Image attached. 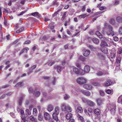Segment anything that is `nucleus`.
I'll list each match as a JSON object with an SVG mask.
<instances>
[{
  "label": "nucleus",
  "instance_id": "obj_1",
  "mask_svg": "<svg viewBox=\"0 0 122 122\" xmlns=\"http://www.w3.org/2000/svg\"><path fill=\"white\" fill-rule=\"evenodd\" d=\"M102 42L100 45L101 48V50L102 52L105 54H107V43L106 41V38L105 37L102 38Z\"/></svg>",
  "mask_w": 122,
  "mask_h": 122
},
{
  "label": "nucleus",
  "instance_id": "obj_2",
  "mask_svg": "<svg viewBox=\"0 0 122 122\" xmlns=\"http://www.w3.org/2000/svg\"><path fill=\"white\" fill-rule=\"evenodd\" d=\"M116 105L114 103H112L110 104L108 107V109L110 110L112 115H115L116 111Z\"/></svg>",
  "mask_w": 122,
  "mask_h": 122
},
{
  "label": "nucleus",
  "instance_id": "obj_3",
  "mask_svg": "<svg viewBox=\"0 0 122 122\" xmlns=\"http://www.w3.org/2000/svg\"><path fill=\"white\" fill-rule=\"evenodd\" d=\"M73 72L71 73L72 74H73V73H74L76 74L83 75V74L84 73V72L83 71L82 69H79L74 66L73 67Z\"/></svg>",
  "mask_w": 122,
  "mask_h": 122
},
{
  "label": "nucleus",
  "instance_id": "obj_4",
  "mask_svg": "<svg viewBox=\"0 0 122 122\" xmlns=\"http://www.w3.org/2000/svg\"><path fill=\"white\" fill-rule=\"evenodd\" d=\"M77 83L79 84L82 85L87 82V80L85 78L81 77L77 78L76 80Z\"/></svg>",
  "mask_w": 122,
  "mask_h": 122
},
{
  "label": "nucleus",
  "instance_id": "obj_5",
  "mask_svg": "<svg viewBox=\"0 0 122 122\" xmlns=\"http://www.w3.org/2000/svg\"><path fill=\"white\" fill-rule=\"evenodd\" d=\"M17 110L18 112H20L21 114V117L22 119L25 122V118L24 117H23V115L24 112L23 109L22 108L20 107H18L17 108Z\"/></svg>",
  "mask_w": 122,
  "mask_h": 122
},
{
  "label": "nucleus",
  "instance_id": "obj_6",
  "mask_svg": "<svg viewBox=\"0 0 122 122\" xmlns=\"http://www.w3.org/2000/svg\"><path fill=\"white\" fill-rule=\"evenodd\" d=\"M77 92H82L83 94L87 96H89L91 95V93L89 92L84 90H80L77 89L76 91Z\"/></svg>",
  "mask_w": 122,
  "mask_h": 122
},
{
  "label": "nucleus",
  "instance_id": "obj_7",
  "mask_svg": "<svg viewBox=\"0 0 122 122\" xmlns=\"http://www.w3.org/2000/svg\"><path fill=\"white\" fill-rule=\"evenodd\" d=\"M108 27L109 30V31L107 32V34L109 35H111L112 36H113L114 35V33L112 30L113 29L112 27L110 25H109Z\"/></svg>",
  "mask_w": 122,
  "mask_h": 122
},
{
  "label": "nucleus",
  "instance_id": "obj_8",
  "mask_svg": "<svg viewBox=\"0 0 122 122\" xmlns=\"http://www.w3.org/2000/svg\"><path fill=\"white\" fill-rule=\"evenodd\" d=\"M90 70V66L88 65H86L84 67V70H83V71H84V73L83 74V75L86 73H88L89 72Z\"/></svg>",
  "mask_w": 122,
  "mask_h": 122
},
{
  "label": "nucleus",
  "instance_id": "obj_9",
  "mask_svg": "<svg viewBox=\"0 0 122 122\" xmlns=\"http://www.w3.org/2000/svg\"><path fill=\"white\" fill-rule=\"evenodd\" d=\"M66 104L65 103H62L61 104V108L62 111L63 112H65L66 110L67 107Z\"/></svg>",
  "mask_w": 122,
  "mask_h": 122
},
{
  "label": "nucleus",
  "instance_id": "obj_10",
  "mask_svg": "<svg viewBox=\"0 0 122 122\" xmlns=\"http://www.w3.org/2000/svg\"><path fill=\"white\" fill-rule=\"evenodd\" d=\"M83 87L86 89L90 90L92 89V87L91 85L89 84H85L83 86Z\"/></svg>",
  "mask_w": 122,
  "mask_h": 122
},
{
  "label": "nucleus",
  "instance_id": "obj_11",
  "mask_svg": "<svg viewBox=\"0 0 122 122\" xmlns=\"http://www.w3.org/2000/svg\"><path fill=\"white\" fill-rule=\"evenodd\" d=\"M44 116L45 119L47 120H48L51 118L50 115L47 112H45L44 113Z\"/></svg>",
  "mask_w": 122,
  "mask_h": 122
},
{
  "label": "nucleus",
  "instance_id": "obj_12",
  "mask_svg": "<svg viewBox=\"0 0 122 122\" xmlns=\"http://www.w3.org/2000/svg\"><path fill=\"white\" fill-rule=\"evenodd\" d=\"M60 107L58 106L56 107L54 110V112L53 113H55L56 114H58L60 113Z\"/></svg>",
  "mask_w": 122,
  "mask_h": 122
},
{
  "label": "nucleus",
  "instance_id": "obj_13",
  "mask_svg": "<svg viewBox=\"0 0 122 122\" xmlns=\"http://www.w3.org/2000/svg\"><path fill=\"white\" fill-rule=\"evenodd\" d=\"M25 96L24 94H22L20 97L19 101V105H21L22 104L23 99Z\"/></svg>",
  "mask_w": 122,
  "mask_h": 122
},
{
  "label": "nucleus",
  "instance_id": "obj_14",
  "mask_svg": "<svg viewBox=\"0 0 122 122\" xmlns=\"http://www.w3.org/2000/svg\"><path fill=\"white\" fill-rule=\"evenodd\" d=\"M87 104L89 107H92L95 105V103L92 101L88 100Z\"/></svg>",
  "mask_w": 122,
  "mask_h": 122
},
{
  "label": "nucleus",
  "instance_id": "obj_15",
  "mask_svg": "<svg viewBox=\"0 0 122 122\" xmlns=\"http://www.w3.org/2000/svg\"><path fill=\"white\" fill-rule=\"evenodd\" d=\"M54 109V107L51 104H49L48 105L47 108V110L49 112L52 111Z\"/></svg>",
  "mask_w": 122,
  "mask_h": 122
},
{
  "label": "nucleus",
  "instance_id": "obj_16",
  "mask_svg": "<svg viewBox=\"0 0 122 122\" xmlns=\"http://www.w3.org/2000/svg\"><path fill=\"white\" fill-rule=\"evenodd\" d=\"M51 98V97H48V96H46V97H43V98H41L40 101L41 102H43V101H45L49 99H50Z\"/></svg>",
  "mask_w": 122,
  "mask_h": 122
},
{
  "label": "nucleus",
  "instance_id": "obj_17",
  "mask_svg": "<svg viewBox=\"0 0 122 122\" xmlns=\"http://www.w3.org/2000/svg\"><path fill=\"white\" fill-rule=\"evenodd\" d=\"M112 94L113 91L112 90L109 89H107V94L110 95V96L107 95V97H108V98H110L111 97L110 96L111 95H112Z\"/></svg>",
  "mask_w": 122,
  "mask_h": 122
},
{
  "label": "nucleus",
  "instance_id": "obj_18",
  "mask_svg": "<svg viewBox=\"0 0 122 122\" xmlns=\"http://www.w3.org/2000/svg\"><path fill=\"white\" fill-rule=\"evenodd\" d=\"M54 68L55 69H56L58 72H60L61 71L62 68L59 66H54Z\"/></svg>",
  "mask_w": 122,
  "mask_h": 122
},
{
  "label": "nucleus",
  "instance_id": "obj_19",
  "mask_svg": "<svg viewBox=\"0 0 122 122\" xmlns=\"http://www.w3.org/2000/svg\"><path fill=\"white\" fill-rule=\"evenodd\" d=\"M114 83L112 80L110 79L107 80V86H109L114 84Z\"/></svg>",
  "mask_w": 122,
  "mask_h": 122
},
{
  "label": "nucleus",
  "instance_id": "obj_20",
  "mask_svg": "<svg viewBox=\"0 0 122 122\" xmlns=\"http://www.w3.org/2000/svg\"><path fill=\"white\" fill-rule=\"evenodd\" d=\"M58 115V114H56L55 113H53L52 115L53 119L56 122H58L59 121V119L57 116Z\"/></svg>",
  "mask_w": 122,
  "mask_h": 122
},
{
  "label": "nucleus",
  "instance_id": "obj_21",
  "mask_svg": "<svg viewBox=\"0 0 122 122\" xmlns=\"http://www.w3.org/2000/svg\"><path fill=\"white\" fill-rule=\"evenodd\" d=\"M72 111V109L71 107L69 105H67V107L66 110L68 112H71Z\"/></svg>",
  "mask_w": 122,
  "mask_h": 122
},
{
  "label": "nucleus",
  "instance_id": "obj_22",
  "mask_svg": "<svg viewBox=\"0 0 122 122\" xmlns=\"http://www.w3.org/2000/svg\"><path fill=\"white\" fill-rule=\"evenodd\" d=\"M93 42L96 44H97L99 43V40L96 38H93L92 39Z\"/></svg>",
  "mask_w": 122,
  "mask_h": 122
},
{
  "label": "nucleus",
  "instance_id": "obj_23",
  "mask_svg": "<svg viewBox=\"0 0 122 122\" xmlns=\"http://www.w3.org/2000/svg\"><path fill=\"white\" fill-rule=\"evenodd\" d=\"M76 116L79 120H80L82 122L84 121V119L83 117L81 116L78 113L76 114Z\"/></svg>",
  "mask_w": 122,
  "mask_h": 122
},
{
  "label": "nucleus",
  "instance_id": "obj_24",
  "mask_svg": "<svg viewBox=\"0 0 122 122\" xmlns=\"http://www.w3.org/2000/svg\"><path fill=\"white\" fill-rule=\"evenodd\" d=\"M31 15L32 16L36 17L37 18L40 17V15L37 12H36L31 14Z\"/></svg>",
  "mask_w": 122,
  "mask_h": 122
},
{
  "label": "nucleus",
  "instance_id": "obj_25",
  "mask_svg": "<svg viewBox=\"0 0 122 122\" xmlns=\"http://www.w3.org/2000/svg\"><path fill=\"white\" fill-rule=\"evenodd\" d=\"M94 112L95 114L97 115L100 114V111L98 109H94Z\"/></svg>",
  "mask_w": 122,
  "mask_h": 122
},
{
  "label": "nucleus",
  "instance_id": "obj_26",
  "mask_svg": "<svg viewBox=\"0 0 122 122\" xmlns=\"http://www.w3.org/2000/svg\"><path fill=\"white\" fill-rule=\"evenodd\" d=\"M72 114L71 113H68L66 115L65 117L66 119L69 120L72 117Z\"/></svg>",
  "mask_w": 122,
  "mask_h": 122
},
{
  "label": "nucleus",
  "instance_id": "obj_27",
  "mask_svg": "<svg viewBox=\"0 0 122 122\" xmlns=\"http://www.w3.org/2000/svg\"><path fill=\"white\" fill-rule=\"evenodd\" d=\"M76 111L79 113H81L83 112L82 108L81 107H78L77 108Z\"/></svg>",
  "mask_w": 122,
  "mask_h": 122
},
{
  "label": "nucleus",
  "instance_id": "obj_28",
  "mask_svg": "<svg viewBox=\"0 0 122 122\" xmlns=\"http://www.w3.org/2000/svg\"><path fill=\"white\" fill-rule=\"evenodd\" d=\"M90 50H86L84 53L83 54L84 56H88L90 54Z\"/></svg>",
  "mask_w": 122,
  "mask_h": 122
},
{
  "label": "nucleus",
  "instance_id": "obj_29",
  "mask_svg": "<svg viewBox=\"0 0 122 122\" xmlns=\"http://www.w3.org/2000/svg\"><path fill=\"white\" fill-rule=\"evenodd\" d=\"M96 34L100 38H103V37H104L102 36V35L98 31H97L96 32Z\"/></svg>",
  "mask_w": 122,
  "mask_h": 122
},
{
  "label": "nucleus",
  "instance_id": "obj_30",
  "mask_svg": "<svg viewBox=\"0 0 122 122\" xmlns=\"http://www.w3.org/2000/svg\"><path fill=\"white\" fill-rule=\"evenodd\" d=\"M84 111L85 113L87 116L89 117L91 116V113L89 112L88 111H87V110L86 109H84Z\"/></svg>",
  "mask_w": 122,
  "mask_h": 122
},
{
  "label": "nucleus",
  "instance_id": "obj_31",
  "mask_svg": "<svg viewBox=\"0 0 122 122\" xmlns=\"http://www.w3.org/2000/svg\"><path fill=\"white\" fill-rule=\"evenodd\" d=\"M23 85V82H19L15 86V87L21 86Z\"/></svg>",
  "mask_w": 122,
  "mask_h": 122
},
{
  "label": "nucleus",
  "instance_id": "obj_32",
  "mask_svg": "<svg viewBox=\"0 0 122 122\" xmlns=\"http://www.w3.org/2000/svg\"><path fill=\"white\" fill-rule=\"evenodd\" d=\"M117 53L120 54L122 53V48L121 47H119L117 49Z\"/></svg>",
  "mask_w": 122,
  "mask_h": 122
},
{
  "label": "nucleus",
  "instance_id": "obj_33",
  "mask_svg": "<svg viewBox=\"0 0 122 122\" xmlns=\"http://www.w3.org/2000/svg\"><path fill=\"white\" fill-rule=\"evenodd\" d=\"M97 102L98 105H101L102 103V101L101 99H98L97 100Z\"/></svg>",
  "mask_w": 122,
  "mask_h": 122
},
{
  "label": "nucleus",
  "instance_id": "obj_34",
  "mask_svg": "<svg viewBox=\"0 0 122 122\" xmlns=\"http://www.w3.org/2000/svg\"><path fill=\"white\" fill-rule=\"evenodd\" d=\"M37 110L35 108H33V114L35 116H36L37 114Z\"/></svg>",
  "mask_w": 122,
  "mask_h": 122
},
{
  "label": "nucleus",
  "instance_id": "obj_35",
  "mask_svg": "<svg viewBox=\"0 0 122 122\" xmlns=\"http://www.w3.org/2000/svg\"><path fill=\"white\" fill-rule=\"evenodd\" d=\"M93 80H91L93 86H98L99 85V83L97 82H93L92 81Z\"/></svg>",
  "mask_w": 122,
  "mask_h": 122
},
{
  "label": "nucleus",
  "instance_id": "obj_36",
  "mask_svg": "<svg viewBox=\"0 0 122 122\" xmlns=\"http://www.w3.org/2000/svg\"><path fill=\"white\" fill-rule=\"evenodd\" d=\"M30 119L32 122H34L37 120L36 118H35L32 116H30Z\"/></svg>",
  "mask_w": 122,
  "mask_h": 122
},
{
  "label": "nucleus",
  "instance_id": "obj_37",
  "mask_svg": "<svg viewBox=\"0 0 122 122\" xmlns=\"http://www.w3.org/2000/svg\"><path fill=\"white\" fill-rule=\"evenodd\" d=\"M81 99L84 103H86V104H87V102L88 100L87 99L84 97L82 98H81Z\"/></svg>",
  "mask_w": 122,
  "mask_h": 122
},
{
  "label": "nucleus",
  "instance_id": "obj_38",
  "mask_svg": "<svg viewBox=\"0 0 122 122\" xmlns=\"http://www.w3.org/2000/svg\"><path fill=\"white\" fill-rule=\"evenodd\" d=\"M38 119L40 121H42L43 119L42 116L41 114H39L38 115Z\"/></svg>",
  "mask_w": 122,
  "mask_h": 122
},
{
  "label": "nucleus",
  "instance_id": "obj_39",
  "mask_svg": "<svg viewBox=\"0 0 122 122\" xmlns=\"http://www.w3.org/2000/svg\"><path fill=\"white\" fill-rule=\"evenodd\" d=\"M64 99L65 100H66L70 97V96L67 94H65L64 97Z\"/></svg>",
  "mask_w": 122,
  "mask_h": 122
},
{
  "label": "nucleus",
  "instance_id": "obj_40",
  "mask_svg": "<svg viewBox=\"0 0 122 122\" xmlns=\"http://www.w3.org/2000/svg\"><path fill=\"white\" fill-rule=\"evenodd\" d=\"M121 57H118L116 59V62L117 63H119L121 61Z\"/></svg>",
  "mask_w": 122,
  "mask_h": 122
},
{
  "label": "nucleus",
  "instance_id": "obj_41",
  "mask_svg": "<svg viewBox=\"0 0 122 122\" xmlns=\"http://www.w3.org/2000/svg\"><path fill=\"white\" fill-rule=\"evenodd\" d=\"M109 22L112 25L114 24L115 23V20L113 19H110Z\"/></svg>",
  "mask_w": 122,
  "mask_h": 122
},
{
  "label": "nucleus",
  "instance_id": "obj_42",
  "mask_svg": "<svg viewBox=\"0 0 122 122\" xmlns=\"http://www.w3.org/2000/svg\"><path fill=\"white\" fill-rule=\"evenodd\" d=\"M99 93L101 96H103L105 95V93L104 91L102 90H100L99 91Z\"/></svg>",
  "mask_w": 122,
  "mask_h": 122
},
{
  "label": "nucleus",
  "instance_id": "obj_43",
  "mask_svg": "<svg viewBox=\"0 0 122 122\" xmlns=\"http://www.w3.org/2000/svg\"><path fill=\"white\" fill-rule=\"evenodd\" d=\"M40 93L39 92L37 91L35 92V95L36 97H38L40 96Z\"/></svg>",
  "mask_w": 122,
  "mask_h": 122
},
{
  "label": "nucleus",
  "instance_id": "obj_44",
  "mask_svg": "<svg viewBox=\"0 0 122 122\" xmlns=\"http://www.w3.org/2000/svg\"><path fill=\"white\" fill-rule=\"evenodd\" d=\"M119 3V0H115L114 1V5H118Z\"/></svg>",
  "mask_w": 122,
  "mask_h": 122
},
{
  "label": "nucleus",
  "instance_id": "obj_45",
  "mask_svg": "<svg viewBox=\"0 0 122 122\" xmlns=\"http://www.w3.org/2000/svg\"><path fill=\"white\" fill-rule=\"evenodd\" d=\"M86 15V14L81 15H79L78 17H79V18L80 19L81 18L84 19L86 17V16H85Z\"/></svg>",
  "mask_w": 122,
  "mask_h": 122
},
{
  "label": "nucleus",
  "instance_id": "obj_46",
  "mask_svg": "<svg viewBox=\"0 0 122 122\" xmlns=\"http://www.w3.org/2000/svg\"><path fill=\"white\" fill-rule=\"evenodd\" d=\"M110 57L112 58H113L116 57L115 54L114 53H112L111 54L110 56Z\"/></svg>",
  "mask_w": 122,
  "mask_h": 122
},
{
  "label": "nucleus",
  "instance_id": "obj_47",
  "mask_svg": "<svg viewBox=\"0 0 122 122\" xmlns=\"http://www.w3.org/2000/svg\"><path fill=\"white\" fill-rule=\"evenodd\" d=\"M56 79H57V78H56L55 77H53V79L52 81V83L53 85H55L56 84Z\"/></svg>",
  "mask_w": 122,
  "mask_h": 122
},
{
  "label": "nucleus",
  "instance_id": "obj_48",
  "mask_svg": "<svg viewBox=\"0 0 122 122\" xmlns=\"http://www.w3.org/2000/svg\"><path fill=\"white\" fill-rule=\"evenodd\" d=\"M24 30V28L23 27L21 28L18 30L16 31L17 33H19L22 31Z\"/></svg>",
  "mask_w": 122,
  "mask_h": 122
},
{
  "label": "nucleus",
  "instance_id": "obj_49",
  "mask_svg": "<svg viewBox=\"0 0 122 122\" xmlns=\"http://www.w3.org/2000/svg\"><path fill=\"white\" fill-rule=\"evenodd\" d=\"M79 59L82 61H84L85 60V58L82 56H80L79 57Z\"/></svg>",
  "mask_w": 122,
  "mask_h": 122
},
{
  "label": "nucleus",
  "instance_id": "obj_50",
  "mask_svg": "<svg viewBox=\"0 0 122 122\" xmlns=\"http://www.w3.org/2000/svg\"><path fill=\"white\" fill-rule=\"evenodd\" d=\"M28 91L30 93H32L33 91V88L31 87H30L28 89Z\"/></svg>",
  "mask_w": 122,
  "mask_h": 122
},
{
  "label": "nucleus",
  "instance_id": "obj_51",
  "mask_svg": "<svg viewBox=\"0 0 122 122\" xmlns=\"http://www.w3.org/2000/svg\"><path fill=\"white\" fill-rule=\"evenodd\" d=\"M31 111H30L28 109H26V112L29 115H30L31 114Z\"/></svg>",
  "mask_w": 122,
  "mask_h": 122
},
{
  "label": "nucleus",
  "instance_id": "obj_52",
  "mask_svg": "<svg viewBox=\"0 0 122 122\" xmlns=\"http://www.w3.org/2000/svg\"><path fill=\"white\" fill-rule=\"evenodd\" d=\"M88 47L89 48L92 50H93L94 49H95V48L92 45H89Z\"/></svg>",
  "mask_w": 122,
  "mask_h": 122
},
{
  "label": "nucleus",
  "instance_id": "obj_53",
  "mask_svg": "<svg viewBox=\"0 0 122 122\" xmlns=\"http://www.w3.org/2000/svg\"><path fill=\"white\" fill-rule=\"evenodd\" d=\"M119 33L120 35H122V27H120L119 28Z\"/></svg>",
  "mask_w": 122,
  "mask_h": 122
},
{
  "label": "nucleus",
  "instance_id": "obj_54",
  "mask_svg": "<svg viewBox=\"0 0 122 122\" xmlns=\"http://www.w3.org/2000/svg\"><path fill=\"white\" fill-rule=\"evenodd\" d=\"M53 4L57 5L58 4V3L57 2V0H55L54 1L53 3Z\"/></svg>",
  "mask_w": 122,
  "mask_h": 122
},
{
  "label": "nucleus",
  "instance_id": "obj_55",
  "mask_svg": "<svg viewBox=\"0 0 122 122\" xmlns=\"http://www.w3.org/2000/svg\"><path fill=\"white\" fill-rule=\"evenodd\" d=\"M86 10V6H85L84 5L82 7L81 9V11L82 12L85 11Z\"/></svg>",
  "mask_w": 122,
  "mask_h": 122
},
{
  "label": "nucleus",
  "instance_id": "obj_56",
  "mask_svg": "<svg viewBox=\"0 0 122 122\" xmlns=\"http://www.w3.org/2000/svg\"><path fill=\"white\" fill-rule=\"evenodd\" d=\"M99 8L100 10H102L106 9V7L105 6H101Z\"/></svg>",
  "mask_w": 122,
  "mask_h": 122
},
{
  "label": "nucleus",
  "instance_id": "obj_57",
  "mask_svg": "<svg viewBox=\"0 0 122 122\" xmlns=\"http://www.w3.org/2000/svg\"><path fill=\"white\" fill-rule=\"evenodd\" d=\"M36 67V65H33L32 66H31L30 67V69H32V70H33Z\"/></svg>",
  "mask_w": 122,
  "mask_h": 122
},
{
  "label": "nucleus",
  "instance_id": "obj_58",
  "mask_svg": "<svg viewBox=\"0 0 122 122\" xmlns=\"http://www.w3.org/2000/svg\"><path fill=\"white\" fill-rule=\"evenodd\" d=\"M66 14V12H65L64 13L62 17V20H63L65 18V17Z\"/></svg>",
  "mask_w": 122,
  "mask_h": 122
},
{
  "label": "nucleus",
  "instance_id": "obj_59",
  "mask_svg": "<svg viewBox=\"0 0 122 122\" xmlns=\"http://www.w3.org/2000/svg\"><path fill=\"white\" fill-rule=\"evenodd\" d=\"M117 20L119 22H120L122 20L120 16H118L117 17Z\"/></svg>",
  "mask_w": 122,
  "mask_h": 122
},
{
  "label": "nucleus",
  "instance_id": "obj_60",
  "mask_svg": "<svg viewBox=\"0 0 122 122\" xmlns=\"http://www.w3.org/2000/svg\"><path fill=\"white\" fill-rule=\"evenodd\" d=\"M113 39L115 41H117L119 40L118 38L117 37H113Z\"/></svg>",
  "mask_w": 122,
  "mask_h": 122
},
{
  "label": "nucleus",
  "instance_id": "obj_61",
  "mask_svg": "<svg viewBox=\"0 0 122 122\" xmlns=\"http://www.w3.org/2000/svg\"><path fill=\"white\" fill-rule=\"evenodd\" d=\"M97 75L99 76H101L103 74V73L102 71H99L97 73Z\"/></svg>",
  "mask_w": 122,
  "mask_h": 122
},
{
  "label": "nucleus",
  "instance_id": "obj_62",
  "mask_svg": "<svg viewBox=\"0 0 122 122\" xmlns=\"http://www.w3.org/2000/svg\"><path fill=\"white\" fill-rule=\"evenodd\" d=\"M88 111L91 114L92 112V109L91 108H88Z\"/></svg>",
  "mask_w": 122,
  "mask_h": 122
},
{
  "label": "nucleus",
  "instance_id": "obj_63",
  "mask_svg": "<svg viewBox=\"0 0 122 122\" xmlns=\"http://www.w3.org/2000/svg\"><path fill=\"white\" fill-rule=\"evenodd\" d=\"M62 5H61V7L59 8L57 11L58 12L59 11H61V10L62 9Z\"/></svg>",
  "mask_w": 122,
  "mask_h": 122
},
{
  "label": "nucleus",
  "instance_id": "obj_64",
  "mask_svg": "<svg viewBox=\"0 0 122 122\" xmlns=\"http://www.w3.org/2000/svg\"><path fill=\"white\" fill-rule=\"evenodd\" d=\"M43 78L45 79H49L50 77L47 76H44Z\"/></svg>",
  "mask_w": 122,
  "mask_h": 122
}]
</instances>
